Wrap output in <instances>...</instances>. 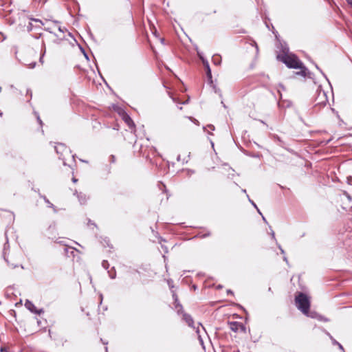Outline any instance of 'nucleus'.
I'll list each match as a JSON object with an SVG mask.
<instances>
[{
  "instance_id": "obj_41",
  "label": "nucleus",
  "mask_w": 352,
  "mask_h": 352,
  "mask_svg": "<svg viewBox=\"0 0 352 352\" xmlns=\"http://www.w3.org/2000/svg\"><path fill=\"white\" fill-rule=\"evenodd\" d=\"M1 91V87H0V92Z\"/></svg>"
},
{
  "instance_id": "obj_2",
  "label": "nucleus",
  "mask_w": 352,
  "mask_h": 352,
  "mask_svg": "<svg viewBox=\"0 0 352 352\" xmlns=\"http://www.w3.org/2000/svg\"><path fill=\"white\" fill-rule=\"evenodd\" d=\"M295 302L297 308L307 316L314 318V316L309 314L310 307L309 298L303 293H298L295 298Z\"/></svg>"
},
{
  "instance_id": "obj_38",
  "label": "nucleus",
  "mask_w": 352,
  "mask_h": 352,
  "mask_svg": "<svg viewBox=\"0 0 352 352\" xmlns=\"http://www.w3.org/2000/svg\"><path fill=\"white\" fill-rule=\"evenodd\" d=\"M256 210H258V212L261 213L260 210H258V208H256Z\"/></svg>"
},
{
  "instance_id": "obj_31",
  "label": "nucleus",
  "mask_w": 352,
  "mask_h": 352,
  "mask_svg": "<svg viewBox=\"0 0 352 352\" xmlns=\"http://www.w3.org/2000/svg\"><path fill=\"white\" fill-rule=\"evenodd\" d=\"M333 344H339V343H338L337 341H336V340H333Z\"/></svg>"
},
{
  "instance_id": "obj_11",
  "label": "nucleus",
  "mask_w": 352,
  "mask_h": 352,
  "mask_svg": "<svg viewBox=\"0 0 352 352\" xmlns=\"http://www.w3.org/2000/svg\"><path fill=\"white\" fill-rule=\"evenodd\" d=\"M78 199H79V201H80L81 204H85V201H86V197L85 196L82 197V195H80V196H78Z\"/></svg>"
},
{
  "instance_id": "obj_3",
  "label": "nucleus",
  "mask_w": 352,
  "mask_h": 352,
  "mask_svg": "<svg viewBox=\"0 0 352 352\" xmlns=\"http://www.w3.org/2000/svg\"><path fill=\"white\" fill-rule=\"evenodd\" d=\"M183 319L186 321V322L188 324L189 327H192L193 329H195L199 342L201 345L203 346V348H204L202 338L203 335L206 334V331L204 327L200 323L198 324L197 327H193L194 322L192 317L186 314H183Z\"/></svg>"
},
{
  "instance_id": "obj_37",
  "label": "nucleus",
  "mask_w": 352,
  "mask_h": 352,
  "mask_svg": "<svg viewBox=\"0 0 352 352\" xmlns=\"http://www.w3.org/2000/svg\"><path fill=\"white\" fill-rule=\"evenodd\" d=\"M243 192H246V190H243Z\"/></svg>"
},
{
  "instance_id": "obj_15",
  "label": "nucleus",
  "mask_w": 352,
  "mask_h": 352,
  "mask_svg": "<svg viewBox=\"0 0 352 352\" xmlns=\"http://www.w3.org/2000/svg\"><path fill=\"white\" fill-rule=\"evenodd\" d=\"M203 63L206 69H208V67H210L208 61L203 60Z\"/></svg>"
},
{
  "instance_id": "obj_16",
  "label": "nucleus",
  "mask_w": 352,
  "mask_h": 352,
  "mask_svg": "<svg viewBox=\"0 0 352 352\" xmlns=\"http://www.w3.org/2000/svg\"><path fill=\"white\" fill-rule=\"evenodd\" d=\"M107 265H108V263L107 261H104L103 263H102V266L104 268H107Z\"/></svg>"
},
{
  "instance_id": "obj_8",
  "label": "nucleus",
  "mask_w": 352,
  "mask_h": 352,
  "mask_svg": "<svg viewBox=\"0 0 352 352\" xmlns=\"http://www.w3.org/2000/svg\"><path fill=\"white\" fill-rule=\"evenodd\" d=\"M25 307L32 313L40 315L43 312L42 309H38L34 305L30 300H27L25 303Z\"/></svg>"
},
{
  "instance_id": "obj_6",
  "label": "nucleus",
  "mask_w": 352,
  "mask_h": 352,
  "mask_svg": "<svg viewBox=\"0 0 352 352\" xmlns=\"http://www.w3.org/2000/svg\"><path fill=\"white\" fill-rule=\"evenodd\" d=\"M45 30L50 32V33H54L56 36L59 37L60 35L55 32L56 29H57V30L60 32V33H63L64 32V29H63L59 25H58V22H54L53 23V27H51V26H48L47 28H45Z\"/></svg>"
},
{
  "instance_id": "obj_24",
  "label": "nucleus",
  "mask_w": 352,
  "mask_h": 352,
  "mask_svg": "<svg viewBox=\"0 0 352 352\" xmlns=\"http://www.w3.org/2000/svg\"><path fill=\"white\" fill-rule=\"evenodd\" d=\"M45 201L50 204V207H54L53 204H50L48 200L45 199Z\"/></svg>"
},
{
  "instance_id": "obj_33",
  "label": "nucleus",
  "mask_w": 352,
  "mask_h": 352,
  "mask_svg": "<svg viewBox=\"0 0 352 352\" xmlns=\"http://www.w3.org/2000/svg\"><path fill=\"white\" fill-rule=\"evenodd\" d=\"M284 261H285L286 262H287V259L286 257H284Z\"/></svg>"
},
{
  "instance_id": "obj_23",
  "label": "nucleus",
  "mask_w": 352,
  "mask_h": 352,
  "mask_svg": "<svg viewBox=\"0 0 352 352\" xmlns=\"http://www.w3.org/2000/svg\"><path fill=\"white\" fill-rule=\"evenodd\" d=\"M271 235H272V238H273L274 239H275V234H274V232L273 230H272Z\"/></svg>"
},
{
  "instance_id": "obj_29",
  "label": "nucleus",
  "mask_w": 352,
  "mask_h": 352,
  "mask_svg": "<svg viewBox=\"0 0 352 352\" xmlns=\"http://www.w3.org/2000/svg\"><path fill=\"white\" fill-rule=\"evenodd\" d=\"M279 248H280V251H281V253H282V254H284V250H283L280 246H279Z\"/></svg>"
},
{
  "instance_id": "obj_7",
  "label": "nucleus",
  "mask_w": 352,
  "mask_h": 352,
  "mask_svg": "<svg viewBox=\"0 0 352 352\" xmlns=\"http://www.w3.org/2000/svg\"><path fill=\"white\" fill-rule=\"evenodd\" d=\"M230 328L232 331L234 332H245V327L241 323L239 322H231L229 324Z\"/></svg>"
},
{
  "instance_id": "obj_1",
  "label": "nucleus",
  "mask_w": 352,
  "mask_h": 352,
  "mask_svg": "<svg viewBox=\"0 0 352 352\" xmlns=\"http://www.w3.org/2000/svg\"><path fill=\"white\" fill-rule=\"evenodd\" d=\"M278 58L289 68L301 69L300 74L302 76H305V68L296 55L285 54L282 56H278Z\"/></svg>"
},
{
  "instance_id": "obj_30",
  "label": "nucleus",
  "mask_w": 352,
  "mask_h": 352,
  "mask_svg": "<svg viewBox=\"0 0 352 352\" xmlns=\"http://www.w3.org/2000/svg\"><path fill=\"white\" fill-rule=\"evenodd\" d=\"M173 298L175 299V301H177V297L175 294H173Z\"/></svg>"
},
{
  "instance_id": "obj_9",
  "label": "nucleus",
  "mask_w": 352,
  "mask_h": 352,
  "mask_svg": "<svg viewBox=\"0 0 352 352\" xmlns=\"http://www.w3.org/2000/svg\"><path fill=\"white\" fill-rule=\"evenodd\" d=\"M124 120L125 121V122L130 126V127H132L133 126V120H131V118L126 115L124 116Z\"/></svg>"
},
{
  "instance_id": "obj_5",
  "label": "nucleus",
  "mask_w": 352,
  "mask_h": 352,
  "mask_svg": "<svg viewBox=\"0 0 352 352\" xmlns=\"http://www.w3.org/2000/svg\"><path fill=\"white\" fill-rule=\"evenodd\" d=\"M318 96L316 98L317 105H324L328 101L327 94L321 89L317 90Z\"/></svg>"
},
{
  "instance_id": "obj_14",
  "label": "nucleus",
  "mask_w": 352,
  "mask_h": 352,
  "mask_svg": "<svg viewBox=\"0 0 352 352\" xmlns=\"http://www.w3.org/2000/svg\"><path fill=\"white\" fill-rule=\"evenodd\" d=\"M175 307H176L177 312L179 313V311L182 309V305L177 304Z\"/></svg>"
},
{
  "instance_id": "obj_26",
  "label": "nucleus",
  "mask_w": 352,
  "mask_h": 352,
  "mask_svg": "<svg viewBox=\"0 0 352 352\" xmlns=\"http://www.w3.org/2000/svg\"><path fill=\"white\" fill-rule=\"evenodd\" d=\"M6 351V349L5 348H1L0 349V352H3Z\"/></svg>"
},
{
  "instance_id": "obj_42",
  "label": "nucleus",
  "mask_w": 352,
  "mask_h": 352,
  "mask_svg": "<svg viewBox=\"0 0 352 352\" xmlns=\"http://www.w3.org/2000/svg\"><path fill=\"white\" fill-rule=\"evenodd\" d=\"M351 6H352V1L351 2Z\"/></svg>"
},
{
  "instance_id": "obj_28",
  "label": "nucleus",
  "mask_w": 352,
  "mask_h": 352,
  "mask_svg": "<svg viewBox=\"0 0 352 352\" xmlns=\"http://www.w3.org/2000/svg\"><path fill=\"white\" fill-rule=\"evenodd\" d=\"M73 182L76 183L77 182V179L76 178L72 179Z\"/></svg>"
},
{
  "instance_id": "obj_35",
  "label": "nucleus",
  "mask_w": 352,
  "mask_h": 352,
  "mask_svg": "<svg viewBox=\"0 0 352 352\" xmlns=\"http://www.w3.org/2000/svg\"><path fill=\"white\" fill-rule=\"evenodd\" d=\"M228 294H232V292L230 290L228 291Z\"/></svg>"
},
{
  "instance_id": "obj_10",
  "label": "nucleus",
  "mask_w": 352,
  "mask_h": 352,
  "mask_svg": "<svg viewBox=\"0 0 352 352\" xmlns=\"http://www.w3.org/2000/svg\"><path fill=\"white\" fill-rule=\"evenodd\" d=\"M212 61L215 65H219L221 63V57L218 55H215L212 57Z\"/></svg>"
},
{
  "instance_id": "obj_34",
  "label": "nucleus",
  "mask_w": 352,
  "mask_h": 352,
  "mask_svg": "<svg viewBox=\"0 0 352 352\" xmlns=\"http://www.w3.org/2000/svg\"><path fill=\"white\" fill-rule=\"evenodd\" d=\"M198 56H200V58L202 59V60H204L203 58L200 56V54H198Z\"/></svg>"
},
{
  "instance_id": "obj_13",
  "label": "nucleus",
  "mask_w": 352,
  "mask_h": 352,
  "mask_svg": "<svg viewBox=\"0 0 352 352\" xmlns=\"http://www.w3.org/2000/svg\"><path fill=\"white\" fill-rule=\"evenodd\" d=\"M188 119H189L190 120H191L192 122H193L195 124H199V122H198V120H197L196 119H195V118H192V117H188Z\"/></svg>"
},
{
  "instance_id": "obj_40",
  "label": "nucleus",
  "mask_w": 352,
  "mask_h": 352,
  "mask_svg": "<svg viewBox=\"0 0 352 352\" xmlns=\"http://www.w3.org/2000/svg\"><path fill=\"white\" fill-rule=\"evenodd\" d=\"M2 116V113L0 111V116Z\"/></svg>"
},
{
  "instance_id": "obj_32",
  "label": "nucleus",
  "mask_w": 352,
  "mask_h": 352,
  "mask_svg": "<svg viewBox=\"0 0 352 352\" xmlns=\"http://www.w3.org/2000/svg\"><path fill=\"white\" fill-rule=\"evenodd\" d=\"M111 158H112V162H114V160H115V157L113 155L111 156Z\"/></svg>"
},
{
  "instance_id": "obj_22",
  "label": "nucleus",
  "mask_w": 352,
  "mask_h": 352,
  "mask_svg": "<svg viewBox=\"0 0 352 352\" xmlns=\"http://www.w3.org/2000/svg\"><path fill=\"white\" fill-rule=\"evenodd\" d=\"M44 54H45V52H43V54L41 55V56L40 57V62H41V63H43V57Z\"/></svg>"
},
{
  "instance_id": "obj_19",
  "label": "nucleus",
  "mask_w": 352,
  "mask_h": 352,
  "mask_svg": "<svg viewBox=\"0 0 352 352\" xmlns=\"http://www.w3.org/2000/svg\"><path fill=\"white\" fill-rule=\"evenodd\" d=\"M248 197H249L248 196ZM248 199H249L250 202V203H251V204H252V205H253L256 208H257V206H256V205L254 204V202L253 201H252L250 198H248Z\"/></svg>"
},
{
  "instance_id": "obj_36",
  "label": "nucleus",
  "mask_w": 352,
  "mask_h": 352,
  "mask_svg": "<svg viewBox=\"0 0 352 352\" xmlns=\"http://www.w3.org/2000/svg\"><path fill=\"white\" fill-rule=\"evenodd\" d=\"M164 38H162V39H161L162 43H163V42H164Z\"/></svg>"
},
{
  "instance_id": "obj_20",
  "label": "nucleus",
  "mask_w": 352,
  "mask_h": 352,
  "mask_svg": "<svg viewBox=\"0 0 352 352\" xmlns=\"http://www.w3.org/2000/svg\"><path fill=\"white\" fill-rule=\"evenodd\" d=\"M36 65V63H32L30 64V68H34Z\"/></svg>"
},
{
  "instance_id": "obj_39",
  "label": "nucleus",
  "mask_w": 352,
  "mask_h": 352,
  "mask_svg": "<svg viewBox=\"0 0 352 352\" xmlns=\"http://www.w3.org/2000/svg\"><path fill=\"white\" fill-rule=\"evenodd\" d=\"M256 210H258V212L261 213L260 210H258V208H256Z\"/></svg>"
},
{
  "instance_id": "obj_17",
  "label": "nucleus",
  "mask_w": 352,
  "mask_h": 352,
  "mask_svg": "<svg viewBox=\"0 0 352 352\" xmlns=\"http://www.w3.org/2000/svg\"><path fill=\"white\" fill-rule=\"evenodd\" d=\"M207 127L209 128L212 131L214 130V126L212 124L208 125Z\"/></svg>"
},
{
  "instance_id": "obj_12",
  "label": "nucleus",
  "mask_w": 352,
  "mask_h": 352,
  "mask_svg": "<svg viewBox=\"0 0 352 352\" xmlns=\"http://www.w3.org/2000/svg\"><path fill=\"white\" fill-rule=\"evenodd\" d=\"M206 74H207L208 79L210 80L212 78V74H211V70H210V67H208V69H206Z\"/></svg>"
},
{
  "instance_id": "obj_4",
  "label": "nucleus",
  "mask_w": 352,
  "mask_h": 352,
  "mask_svg": "<svg viewBox=\"0 0 352 352\" xmlns=\"http://www.w3.org/2000/svg\"><path fill=\"white\" fill-rule=\"evenodd\" d=\"M55 150L58 154H60V158L63 160V164L65 165V155H69L70 151L63 144H58L55 146Z\"/></svg>"
},
{
  "instance_id": "obj_25",
  "label": "nucleus",
  "mask_w": 352,
  "mask_h": 352,
  "mask_svg": "<svg viewBox=\"0 0 352 352\" xmlns=\"http://www.w3.org/2000/svg\"><path fill=\"white\" fill-rule=\"evenodd\" d=\"M338 345L340 349L343 350V347L340 343Z\"/></svg>"
},
{
  "instance_id": "obj_27",
  "label": "nucleus",
  "mask_w": 352,
  "mask_h": 352,
  "mask_svg": "<svg viewBox=\"0 0 352 352\" xmlns=\"http://www.w3.org/2000/svg\"><path fill=\"white\" fill-rule=\"evenodd\" d=\"M37 119H38V120L39 123L41 124H42V121L41 120L40 118H39V117H38V118H37Z\"/></svg>"
},
{
  "instance_id": "obj_21",
  "label": "nucleus",
  "mask_w": 352,
  "mask_h": 352,
  "mask_svg": "<svg viewBox=\"0 0 352 352\" xmlns=\"http://www.w3.org/2000/svg\"><path fill=\"white\" fill-rule=\"evenodd\" d=\"M172 283H173L172 280H168V284L170 287H173Z\"/></svg>"
},
{
  "instance_id": "obj_18",
  "label": "nucleus",
  "mask_w": 352,
  "mask_h": 352,
  "mask_svg": "<svg viewBox=\"0 0 352 352\" xmlns=\"http://www.w3.org/2000/svg\"><path fill=\"white\" fill-rule=\"evenodd\" d=\"M109 276H110L111 278L113 279L116 278V273L115 272L113 274L109 273Z\"/></svg>"
}]
</instances>
